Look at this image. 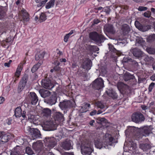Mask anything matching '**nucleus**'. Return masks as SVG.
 Instances as JSON below:
<instances>
[{"instance_id":"f257e3e1","label":"nucleus","mask_w":155,"mask_h":155,"mask_svg":"<svg viewBox=\"0 0 155 155\" xmlns=\"http://www.w3.org/2000/svg\"><path fill=\"white\" fill-rule=\"evenodd\" d=\"M89 38L91 40L93 41L97 45L104 42L106 39L104 35L98 33L96 31L90 32Z\"/></svg>"},{"instance_id":"f03ea898","label":"nucleus","mask_w":155,"mask_h":155,"mask_svg":"<svg viewBox=\"0 0 155 155\" xmlns=\"http://www.w3.org/2000/svg\"><path fill=\"white\" fill-rule=\"evenodd\" d=\"M25 132L31 137L33 139L40 137L41 134L40 131L37 128H31L27 125H25L24 127Z\"/></svg>"},{"instance_id":"7ed1b4c3","label":"nucleus","mask_w":155,"mask_h":155,"mask_svg":"<svg viewBox=\"0 0 155 155\" xmlns=\"http://www.w3.org/2000/svg\"><path fill=\"white\" fill-rule=\"evenodd\" d=\"M81 153L84 155H90L93 151L90 141L86 140L81 144Z\"/></svg>"},{"instance_id":"20e7f679","label":"nucleus","mask_w":155,"mask_h":155,"mask_svg":"<svg viewBox=\"0 0 155 155\" xmlns=\"http://www.w3.org/2000/svg\"><path fill=\"white\" fill-rule=\"evenodd\" d=\"M132 121L136 123H139L145 120L143 115L139 112L133 113L131 117Z\"/></svg>"},{"instance_id":"39448f33","label":"nucleus","mask_w":155,"mask_h":155,"mask_svg":"<svg viewBox=\"0 0 155 155\" xmlns=\"http://www.w3.org/2000/svg\"><path fill=\"white\" fill-rule=\"evenodd\" d=\"M28 78V75L26 74H24L18 85V93L21 92L24 89L26 85Z\"/></svg>"},{"instance_id":"423d86ee","label":"nucleus","mask_w":155,"mask_h":155,"mask_svg":"<svg viewBox=\"0 0 155 155\" xmlns=\"http://www.w3.org/2000/svg\"><path fill=\"white\" fill-rule=\"evenodd\" d=\"M92 85L94 89H101L104 87V81L101 78H98L93 82Z\"/></svg>"},{"instance_id":"0eeeda50","label":"nucleus","mask_w":155,"mask_h":155,"mask_svg":"<svg viewBox=\"0 0 155 155\" xmlns=\"http://www.w3.org/2000/svg\"><path fill=\"white\" fill-rule=\"evenodd\" d=\"M43 129L46 131H50L57 129V127L51 121H46L42 125Z\"/></svg>"},{"instance_id":"6e6552de","label":"nucleus","mask_w":155,"mask_h":155,"mask_svg":"<svg viewBox=\"0 0 155 155\" xmlns=\"http://www.w3.org/2000/svg\"><path fill=\"white\" fill-rule=\"evenodd\" d=\"M75 103L74 99L67 101H64L60 103V107L62 109L75 106Z\"/></svg>"},{"instance_id":"1a4fd4ad","label":"nucleus","mask_w":155,"mask_h":155,"mask_svg":"<svg viewBox=\"0 0 155 155\" xmlns=\"http://www.w3.org/2000/svg\"><path fill=\"white\" fill-rule=\"evenodd\" d=\"M117 87L120 92L123 94H126L127 96L129 95L130 93V90L122 83H118Z\"/></svg>"},{"instance_id":"9d476101","label":"nucleus","mask_w":155,"mask_h":155,"mask_svg":"<svg viewBox=\"0 0 155 155\" xmlns=\"http://www.w3.org/2000/svg\"><path fill=\"white\" fill-rule=\"evenodd\" d=\"M25 61H23L18 65L16 69V71L14 74V77L15 79L14 81L15 82L16 80H18L20 77L21 73L23 69V65L26 63Z\"/></svg>"},{"instance_id":"9b49d317","label":"nucleus","mask_w":155,"mask_h":155,"mask_svg":"<svg viewBox=\"0 0 155 155\" xmlns=\"http://www.w3.org/2000/svg\"><path fill=\"white\" fill-rule=\"evenodd\" d=\"M44 141L48 147L50 148L54 147L57 144V141L54 137H46Z\"/></svg>"},{"instance_id":"f8f14e48","label":"nucleus","mask_w":155,"mask_h":155,"mask_svg":"<svg viewBox=\"0 0 155 155\" xmlns=\"http://www.w3.org/2000/svg\"><path fill=\"white\" fill-rule=\"evenodd\" d=\"M135 25L137 28L142 31H147L150 28V25H143L137 21H135Z\"/></svg>"},{"instance_id":"ddd939ff","label":"nucleus","mask_w":155,"mask_h":155,"mask_svg":"<svg viewBox=\"0 0 155 155\" xmlns=\"http://www.w3.org/2000/svg\"><path fill=\"white\" fill-rule=\"evenodd\" d=\"M41 84L44 88L49 90L51 89L54 87V85L51 83V81L47 78L42 79Z\"/></svg>"},{"instance_id":"4468645a","label":"nucleus","mask_w":155,"mask_h":155,"mask_svg":"<svg viewBox=\"0 0 155 155\" xmlns=\"http://www.w3.org/2000/svg\"><path fill=\"white\" fill-rule=\"evenodd\" d=\"M23 23L28 21L29 20V15L26 10L22 9L20 12Z\"/></svg>"},{"instance_id":"2eb2a0df","label":"nucleus","mask_w":155,"mask_h":155,"mask_svg":"<svg viewBox=\"0 0 155 155\" xmlns=\"http://www.w3.org/2000/svg\"><path fill=\"white\" fill-rule=\"evenodd\" d=\"M10 137V134L8 133H5L3 131L0 132V138L2 142H7L9 140Z\"/></svg>"},{"instance_id":"dca6fc26","label":"nucleus","mask_w":155,"mask_h":155,"mask_svg":"<svg viewBox=\"0 0 155 155\" xmlns=\"http://www.w3.org/2000/svg\"><path fill=\"white\" fill-rule=\"evenodd\" d=\"M104 31L105 32L114 34L115 33L116 31L113 25L110 24H107L104 26Z\"/></svg>"},{"instance_id":"f3484780","label":"nucleus","mask_w":155,"mask_h":155,"mask_svg":"<svg viewBox=\"0 0 155 155\" xmlns=\"http://www.w3.org/2000/svg\"><path fill=\"white\" fill-rule=\"evenodd\" d=\"M53 60L52 61L53 68L51 69L50 70L51 72H53L54 71L55 72L58 73V58L56 56V58L55 56L53 58Z\"/></svg>"},{"instance_id":"a211bd4d","label":"nucleus","mask_w":155,"mask_h":155,"mask_svg":"<svg viewBox=\"0 0 155 155\" xmlns=\"http://www.w3.org/2000/svg\"><path fill=\"white\" fill-rule=\"evenodd\" d=\"M61 147L65 150H69L72 148L71 141L67 140L63 142L61 145Z\"/></svg>"},{"instance_id":"6ab92c4d","label":"nucleus","mask_w":155,"mask_h":155,"mask_svg":"<svg viewBox=\"0 0 155 155\" xmlns=\"http://www.w3.org/2000/svg\"><path fill=\"white\" fill-rule=\"evenodd\" d=\"M139 147L144 151H147L150 149L151 146L150 143H140L139 144Z\"/></svg>"},{"instance_id":"aec40b11","label":"nucleus","mask_w":155,"mask_h":155,"mask_svg":"<svg viewBox=\"0 0 155 155\" xmlns=\"http://www.w3.org/2000/svg\"><path fill=\"white\" fill-rule=\"evenodd\" d=\"M68 87V86H66L64 87L65 89H64V90L62 91L61 92H59L60 90L59 89V96H66L68 97H73L72 96L70 95V91L69 89H67Z\"/></svg>"},{"instance_id":"412c9836","label":"nucleus","mask_w":155,"mask_h":155,"mask_svg":"<svg viewBox=\"0 0 155 155\" xmlns=\"http://www.w3.org/2000/svg\"><path fill=\"white\" fill-rule=\"evenodd\" d=\"M134 56L137 58L141 57L143 56V52L137 48H134L132 51Z\"/></svg>"},{"instance_id":"4be33fe9","label":"nucleus","mask_w":155,"mask_h":155,"mask_svg":"<svg viewBox=\"0 0 155 155\" xmlns=\"http://www.w3.org/2000/svg\"><path fill=\"white\" fill-rule=\"evenodd\" d=\"M134 76L130 74L129 72H126L124 75L123 78L125 81H133L134 78Z\"/></svg>"},{"instance_id":"5701e85b","label":"nucleus","mask_w":155,"mask_h":155,"mask_svg":"<svg viewBox=\"0 0 155 155\" xmlns=\"http://www.w3.org/2000/svg\"><path fill=\"white\" fill-rule=\"evenodd\" d=\"M87 50L91 52H96L98 51L99 49L97 46L88 45L86 47Z\"/></svg>"},{"instance_id":"b1692460","label":"nucleus","mask_w":155,"mask_h":155,"mask_svg":"<svg viewBox=\"0 0 155 155\" xmlns=\"http://www.w3.org/2000/svg\"><path fill=\"white\" fill-rule=\"evenodd\" d=\"M45 52L40 51L39 53H37L35 55V59L36 60H39L40 61H42V60L44 58V55L45 54Z\"/></svg>"},{"instance_id":"393cba45","label":"nucleus","mask_w":155,"mask_h":155,"mask_svg":"<svg viewBox=\"0 0 155 155\" xmlns=\"http://www.w3.org/2000/svg\"><path fill=\"white\" fill-rule=\"evenodd\" d=\"M42 146V143L39 141L33 143L32 145V147L35 150H40Z\"/></svg>"},{"instance_id":"a878e982","label":"nucleus","mask_w":155,"mask_h":155,"mask_svg":"<svg viewBox=\"0 0 155 155\" xmlns=\"http://www.w3.org/2000/svg\"><path fill=\"white\" fill-rule=\"evenodd\" d=\"M39 92L41 97H49L50 95V92L47 90L40 89Z\"/></svg>"},{"instance_id":"bb28decb","label":"nucleus","mask_w":155,"mask_h":155,"mask_svg":"<svg viewBox=\"0 0 155 155\" xmlns=\"http://www.w3.org/2000/svg\"><path fill=\"white\" fill-rule=\"evenodd\" d=\"M105 136L106 137H108L109 140L108 144L109 145H112L113 143H117V140L111 136L109 134H106Z\"/></svg>"},{"instance_id":"cd10ccee","label":"nucleus","mask_w":155,"mask_h":155,"mask_svg":"<svg viewBox=\"0 0 155 155\" xmlns=\"http://www.w3.org/2000/svg\"><path fill=\"white\" fill-rule=\"evenodd\" d=\"M48 97L47 99H45L44 100L45 102L47 104L50 105H52L55 104L56 102V99H57V97Z\"/></svg>"},{"instance_id":"c85d7f7f","label":"nucleus","mask_w":155,"mask_h":155,"mask_svg":"<svg viewBox=\"0 0 155 155\" xmlns=\"http://www.w3.org/2000/svg\"><path fill=\"white\" fill-rule=\"evenodd\" d=\"M152 129L150 127H144L143 129V135L145 136L148 135L151 132Z\"/></svg>"},{"instance_id":"c756f323","label":"nucleus","mask_w":155,"mask_h":155,"mask_svg":"<svg viewBox=\"0 0 155 155\" xmlns=\"http://www.w3.org/2000/svg\"><path fill=\"white\" fill-rule=\"evenodd\" d=\"M122 30L123 34L124 35L128 34L130 30L129 26L126 24L122 26Z\"/></svg>"},{"instance_id":"7c9ffc66","label":"nucleus","mask_w":155,"mask_h":155,"mask_svg":"<svg viewBox=\"0 0 155 155\" xmlns=\"http://www.w3.org/2000/svg\"><path fill=\"white\" fill-rule=\"evenodd\" d=\"M84 63L85 68L90 69L91 68V64L92 63V61L89 58H86L84 61Z\"/></svg>"},{"instance_id":"2f4dec72","label":"nucleus","mask_w":155,"mask_h":155,"mask_svg":"<svg viewBox=\"0 0 155 155\" xmlns=\"http://www.w3.org/2000/svg\"><path fill=\"white\" fill-rule=\"evenodd\" d=\"M94 144L97 148L99 149H101L103 146L102 143L101 141L99 139L94 140Z\"/></svg>"},{"instance_id":"473e14b6","label":"nucleus","mask_w":155,"mask_h":155,"mask_svg":"<svg viewBox=\"0 0 155 155\" xmlns=\"http://www.w3.org/2000/svg\"><path fill=\"white\" fill-rule=\"evenodd\" d=\"M42 63V61H40L36 64L33 66L31 69V71L32 73L35 72L39 68V67Z\"/></svg>"},{"instance_id":"72a5a7b5","label":"nucleus","mask_w":155,"mask_h":155,"mask_svg":"<svg viewBox=\"0 0 155 155\" xmlns=\"http://www.w3.org/2000/svg\"><path fill=\"white\" fill-rule=\"evenodd\" d=\"M21 108L20 107H17L15 111V115L17 118L20 117L21 115Z\"/></svg>"},{"instance_id":"f704fd0d","label":"nucleus","mask_w":155,"mask_h":155,"mask_svg":"<svg viewBox=\"0 0 155 155\" xmlns=\"http://www.w3.org/2000/svg\"><path fill=\"white\" fill-rule=\"evenodd\" d=\"M7 10L2 7H0V19L3 18L5 16Z\"/></svg>"},{"instance_id":"c9c22d12","label":"nucleus","mask_w":155,"mask_h":155,"mask_svg":"<svg viewBox=\"0 0 155 155\" xmlns=\"http://www.w3.org/2000/svg\"><path fill=\"white\" fill-rule=\"evenodd\" d=\"M99 121H100V122L99 123L103 126H105L106 127L108 126V125H107V124H109V123L107 120L106 119L104 118H99Z\"/></svg>"},{"instance_id":"e433bc0d","label":"nucleus","mask_w":155,"mask_h":155,"mask_svg":"<svg viewBox=\"0 0 155 155\" xmlns=\"http://www.w3.org/2000/svg\"><path fill=\"white\" fill-rule=\"evenodd\" d=\"M48 0H35L36 2L38 4L37 6L38 7L43 6Z\"/></svg>"},{"instance_id":"4c0bfd02","label":"nucleus","mask_w":155,"mask_h":155,"mask_svg":"<svg viewBox=\"0 0 155 155\" xmlns=\"http://www.w3.org/2000/svg\"><path fill=\"white\" fill-rule=\"evenodd\" d=\"M47 16L45 13L42 12L40 15L38 21L40 22H43L47 19Z\"/></svg>"},{"instance_id":"58836bf2","label":"nucleus","mask_w":155,"mask_h":155,"mask_svg":"<svg viewBox=\"0 0 155 155\" xmlns=\"http://www.w3.org/2000/svg\"><path fill=\"white\" fill-rule=\"evenodd\" d=\"M51 112V110L48 108L44 109L43 110V115L46 117H48L50 116Z\"/></svg>"},{"instance_id":"ea45409f","label":"nucleus","mask_w":155,"mask_h":155,"mask_svg":"<svg viewBox=\"0 0 155 155\" xmlns=\"http://www.w3.org/2000/svg\"><path fill=\"white\" fill-rule=\"evenodd\" d=\"M55 1V0H51L45 5L46 8L49 9L53 7L54 5Z\"/></svg>"},{"instance_id":"a19ab883","label":"nucleus","mask_w":155,"mask_h":155,"mask_svg":"<svg viewBox=\"0 0 155 155\" xmlns=\"http://www.w3.org/2000/svg\"><path fill=\"white\" fill-rule=\"evenodd\" d=\"M20 150L18 148H15L14 150L11 152L10 155H21L20 154Z\"/></svg>"},{"instance_id":"79ce46f5","label":"nucleus","mask_w":155,"mask_h":155,"mask_svg":"<svg viewBox=\"0 0 155 155\" xmlns=\"http://www.w3.org/2000/svg\"><path fill=\"white\" fill-rule=\"evenodd\" d=\"M73 30L71 31L68 34H67L64 37V40L65 42H67L68 38L70 37L71 35L73 33Z\"/></svg>"},{"instance_id":"37998d69","label":"nucleus","mask_w":155,"mask_h":155,"mask_svg":"<svg viewBox=\"0 0 155 155\" xmlns=\"http://www.w3.org/2000/svg\"><path fill=\"white\" fill-rule=\"evenodd\" d=\"M105 93L107 94L109 97H117V96L114 95V92L112 90L108 89L106 91Z\"/></svg>"},{"instance_id":"c03bdc74","label":"nucleus","mask_w":155,"mask_h":155,"mask_svg":"<svg viewBox=\"0 0 155 155\" xmlns=\"http://www.w3.org/2000/svg\"><path fill=\"white\" fill-rule=\"evenodd\" d=\"M147 40L149 42L154 41L155 40V34H153L150 35L147 37Z\"/></svg>"},{"instance_id":"a18cd8bd","label":"nucleus","mask_w":155,"mask_h":155,"mask_svg":"<svg viewBox=\"0 0 155 155\" xmlns=\"http://www.w3.org/2000/svg\"><path fill=\"white\" fill-rule=\"evenodd\" d=\"M147 52L151 54H155V48L153 47H148L147 48Z\"/></svg>"},{"instance_id":"49530a36","label":"nucleus","mask_w":155,"mask_h":155,"mask_svg":"<svg viewBox=\"0 0 155 155\" xmlns=\"http://www.w3.org/2000/svg\"><path fill=\"white\" fill-rule=\"evenodd\" d=\"M27 117L28 120L31 122L34 123L35 120V116L31 115L29 113L27 114Z\"/></svg>"},{"instance_id":"de8ad7c7","label":"nucleus","mask_w":155,"mask_h":155,"mask_svg":"<svg viewBox=\"0 0 155 155\" xmlns=\"http://www.w3.org/2000/svg\"><path fill=\"white\" fill-rule=\"evenodd\" d=\"M130 147H129V150H130L134 151L137 148L136 144L133 142H130Z\"/></svg>"},{"instance_id":"09e8293b","label":"nucleus","mask_w":155,"mask_h":155,"mask_svg":"<svg viewBox=\"0 0 155 155\" xmlns=\"http://www.w3.org/2000/svg\"><path fill=\"white\" fill-rule=\"evenodd\" d=\"M95 104L96 106L101 109H103L105 107L104 105L101 101L96 102L95 103Z\"/></svg>"},{"instance_id":"8fccbe9b","label":"nucleus","mask_w":155,"mask_h":155,"mask_svg":"<svg viewBox=\"0 0 155 155\" xmlns=\"http://www.w3.org/2000/svg\"><path fill=\"white\" fill-rule=\"evenodd\" d=\"M26 152L28 155H31L34 153V152L29 147H27L26 148Z\"/></svg>"},{"instance_id":"3c124183","label":"nucleus","mask_w":155,"mask_h":155,"mask_svg":"<svg viewBox=\"0 0 155 155\" xmlns=\"http://www.w3.org/2000/svg\"><path fill=\"white\" fill-rule=\"evenodd\" d=\"M109 48L110 51L111 52L114 53H116L117 52V50L114 48L113 45L110 44H108Z\"/></svg>"},{"instance_id":"603ef678","label":"nucleus","mask_w":155,"mask_h":155,"mask_svg":"<svg viewBox=\"0 0 155 155\" xmlns=\"http://www.w3.org/2000/svg\"><path fill=\"white\" fill-rule=\"evenodd\" d=\"M31 104L33 105H35L38 101V97H31Z\"/></svg>"},{"instance_id":"864d4df0","label":"nucleus","mask_w":155,"mask_h":155,"mask_svg":"<svg viewBox=\"0 0 155 155\" xmlns=\"http://www.w3.org/2000/svg\"><path fill=\"white\" fill-rule=\"evenodd\" d=\"M155 84L154 82H152L149 85L148 87V91L149 92H151L152 90L155 87Z\"/></svg>"},{"instance_id":"5fc2aeb1","label":"nucleus","mask_w":155,"mask_h":155,"mask_svg":"<svg viewBox=\"0 0 155 155\" xmlns=\"http://www.w3.org/2000/svg\"><path fill=\"white\" fill-rule=\"evenodd\" d=\"M151 12L150 11H147L145 12L143 14L144 16L145 17L149 18L151 15Z\"/></svg>"},{"instance_id":"6e6d98bb","label":"nucleus","mask_w":155,"mask_h":155,"mask_svg":"<svg viewBox=\"0 0 155 155\" xmlns=\"http://www.w3.org/2000/svg\"><path fill=\"white\" fill-rule=\"evenodd\" d=\"M147 9V7L142 6H140L138 8V10L140 11H145Z\"/></svg>"},{"instance_id":"4d7b16f0","label":"nucleus","mask_w":155,"mask_h":155,"mask_svg":"<svg viewBox=\"0 0 155 155\" xmlns=\"http://www.w3.org/2000/svg\"><path fill=\"white\" fill-rule=\"evenodd\" d=\"M61 122H63L64 120V118L63 115L59 112V120Z\"/></svg>"},{"instance_id":"13d9d810","label":"nucleus","mask_w":155,"mask_h":155,"mask_svg":"<svg viewBox=\"0 0 155 155\" xmlns=\"http://www.w3.org/2000/svg\"><path fill=\"white\" fill-rule=\"evenodd\" d=\"M53 118L54 120L55 121L56 123L58 122V113H55L54 115Z\"/></svg>"},{"instance_id":"bf43d9fd","label":"nucleus","mask_w":155,"mask_h":155,"mask_svg":"<svg viewBox=\"0 0 155 155\" xmlns=\"http://www.w3.org/2000/svg\"><path fill=\"white\" fill-rule=\"evenodd\" d=\"M153 58L151 57L147 56L145 58V61L149 62L152 60Z\"/></svg>"},{"instance_id":"052dcab7","label":"nucleus","mask_w":155,"mask_h":155,"mask_svg":"<svg viewBox=\"0 0 155 155\" xmlns=\"http://www.w3.org/2000/svg\"><path fill=\"white\" fill-rule=\"evenodd\" d=\"M104 11L107 14H109L110 12V9L108 7H106L104 9Z\"/></svg>"},{"instance_id":"680f3d73","label":"nucleus","mask_w":155,"mask_h":155,"mask_svg":"<svg viewBox=\"0 0 155 155\" xmlns=\"http://www.w3.org/2000/svg\"><path fill=\"white\" fill-rule=\"evenodd\" d=\"M28 97H38L36 94L34 92H31L28 94Z\"/></svg>"},{"instance_id":"e2e57ef3","label":"nucleus","mask_w":155,"mask_h":155,"mask_svg":"<svg viewBox=\"0 0 155 155\" xmlns=\"http://www.w3.org/2000/svg\"><path fill=\"white\" fill-rule=\"evenodd\" d=\"M90 104H87V103H85L84 104V105L82 107V108H85L87 109V107H90Z\"/></svg>"},{"instance_id":"0e129e2a","label":"nucleus","mask_w":155,"mask_h":155,"mask_svg":"<svg viewBox=\"0 0 155 155\" xmlns=\"http://www.w3.org/2000/svg\"><path fill=\"white\" fill-rule=\"evenodd\" d=\"M137 42L141 45L143 44V43H144V41L142 39H138L137 40Z\"/></svg>"},{"instance_id":"69168bd1","label":"nucleus","mask_w":155,"mask_h":155,"mask_svg":"<svg viewBox=\"0 0 155 155\" xmlns=\"http://www.w3.org/2000/svg\"><path fill=\"white\" fill-rule=\"evenodd\" d=\"M133 153L134 154H139L140 153V152L138 150V149L136 148L135 150H134V151H133Z\"/></svg>"},{"instance_id":"338daca9","label":"nucleus","mask_w":155,"mask_h":155,"mask_svg":"<svg viewBox=\"0 0 155 155\" xmlns=\"http://www.w3.org/2000/svg\"><path fill=\"white\" fill-rule=\"evenodd\" d=\"M21 116L24 118H27V117H26V112L25 111H23L22 113L21 112Z\"/></svg>"},{"instance_id":"774afa93","label":"nucleus","mask_w":155,"mask_h":155,"mask_svg":"<svg viewBox=\"0 0 155 155\" xmlns=\"http://www.w3.org/2000/svg\"><path fill=\"white\" fill-rule=\"evenodd\" d=\"M7 43L5 40L3 41L2 42V45L3 46L5 47L7 45Z\"/></svg>"}]
</instances>
